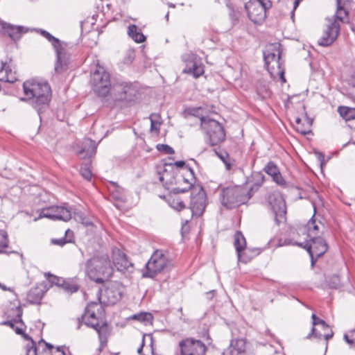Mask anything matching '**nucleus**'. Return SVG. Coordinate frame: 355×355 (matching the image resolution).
<instances>
[{"mask_svg":"<svg viewBox=\"0 0 355 355\" xmlns=\"http://www.w3.org/2000/svg\"><path fill=\"white\" fill-rule=\"evenodd\" d=\"M24 95L31 101L32 106L40 114L49 105L51 98V89L47 83L35 80H26L23 83Z\"/></svg>","mask_w":355,"mask_h":355,"instance_id":"1","label":"nucleus"},{"mask_svg":"<svg viewBox=\"0 0 355 355\" xmlns=\"http://www.w3.org/2000/svg\"><path fill=\"white\" fill-rule=\"evenodd\" d=\"M114 270L107 255L94 257L86 263V272L89 277L98 284H103L112 277Z\"/></svg>","mask_w":355,"mask_h":355,"instance_id":"2","label":"nucleus"},{"mask_svg":"<svg viewBox=\"0 0 355 355\" xmlns=\"http://www.w3.org/2000/svg\"><path fill=\"white\" fill-rule=\"evenodd\" d=\"M251 188L249 191L235 186L223 188L220 194L221 204L227 209H233L246 203L252 197Z\"/></svg>","mask_w":355,"mask_h":355,"instance_id":"3","label":"nucleus"},{"mask_svg":"<svg viewBox=\"0 0 355 355\" xmlns=\"http://www.w3.org/2000/svg\"><path fill=\"white\" fill-rule=\"evenodd\" d=\"M281 55V44L279 43L271 44L263 51V59L270 74L272 76L279 75L281 80L285 82L284 69L282 68Z\"/></svg>","mask_w":355,"mask_h":355,"instance_id":"4","label":"nucleus"},{"mask_svg":"<svg viewBox=\"0 0 355 355\" xmlns=\"http://www.w3.org/2000/svg\"><path fill=\"white\" fill-rule=\"evenodd\" d=\"M37 32L45 37L52 44L55 51L57 62L55 65V71L59 73L64 71L69 63L67 58V53L69 50L68 44L60 41L45 30L38 29Z\"/></svg>","mask_w":355,"mask_h":355,"instance_id":"5","label":"nucleus"},{"mask_svg":"<svg viewBox=\"0 0 355 355\" xmlns=\"http://www.w3.org/2000/svg\"><path fill=\"white\" fill-rule=\"evenodd\" d=\"M200 128L206 135L207 142L211 146H217L225 139L223 126L217 121L205 116H199Z\"/></svg>","mask_w":355,"mask_h":355,"instance_id":"6","label":"nucleus"},{"mask_svg":"<svg viewBox=\"0 0 355 355\" xmlns=\"http://www.w3.org/2000/svg\"><path fill=\"white\" fill-rule=\"evenodd\" d=\"M170 263L168 254L162 250H155L151 255L148 261L146 263L145 270L142 277L146 278H154L156 275L163 272Z\"/></svg>","mask_w":355,"mask_h":355,"instance_id":"7","label":"nucleus"},{"mask_svg":"<svg viewBox=\"0 0 355 355\" xmlns=\"http://www.w3.org/2000/svg\"><path fill=\"white\" fill-rule=\"evenodd\" d=\"M270 0H250L245 4L249 19L254 24H260L266 17V11L272 7Z\"/></svg>","mask_w":355,"mask_h":355,"instance_id":"8","label":"nucleus"},{"mask_svg":"<svg viewBox=\"0 0 355 355\" xmlns=\"http://www.w3.org/2000/svg\"><path fill=\"white\" fill-rule=\"evenodd\" d=\"M90 83L94 92L99 96L104 97L110 90V76L109 73L99 67L91 74Z\"/></svg>","mask_w":355,"mask_h":355,"instance_id":"9","label":"nucleus"},{"mask_svg":"<svg viewBox=\"0 0 355 355\" xmlns=\"http://www.w3.org/2000/svg\"><path fill=\"white\" fill-rule=\"evenodd\" d=\"M98 306V304L97 302H91L86 306L84 314H83L80 317L78 318V319H77V320H78L77 329H80V327L82 326L83 321L85 320L86 318H87V320H85V325H87L89 327H92L96 331V332L98 334V337H99V339L101 341V345L103 347L104 343H106V340H105V341L103 340L101 329L103 326H106L107 324L104 323L102 326H100L98 321H96V322H93L89 320L90 318L92 320H97L94 309Z\"/></svg>","mask_w":355,"mask_h":355,"instance_id":"10","label":"nucleus"},{"mask_svg":"<svg viewBox=\"0 0 355 355\" xmlns=\"http://www.w3.org/2000/svg\"><path fill=\"white\" fill-rule=\"evenodd\" d=\"M207 195L200 185L193 187L191 194L190 209L192 214L196 216H200L203 214L207 206Z\"/></svg>","mask_w":355,"mask_h":355,"instance_id":"11","label":"nucleus"},{"mask_svg":"<svg viewBox=\"0 0 355 355\" xmlns=\"http://www.w3.org/2000/svg\"><path fill=\"white\" fill-rule=\"evenodd\" d=\"M180 355H205L207 347L200 340L187 338L179 343Z\"/></svg>","mask_w":355,"mask_h":355,"instance_id":"12","label":"nucleus"},{"mask_svg":"<svg viewBox=\"0 0 355 355\" xmlns=\"http://www.w3.org/2000/svg\"><path fill=\"white\" fill-rule=\"evenodd\" d=\"M48 218L53 220L68 221L71 218V210L65 206H51L42 209L39 214L38 218Z\"/></svg>","mask_w":355,"mask_h":355,"instance_id":"13","label":"nucleus"},{"mask_svg":"<svg viewBox=\"0 0 355 355\" xmlns=\"http://www.w3.org/2000/svg\"><path fill=\"white\" fill-rule=\"evenodd\" d=\"M268 202L274 214L277 225L284 223L286 219V205L283 197L279 194H270L268 196Z\"/></svg>","mask_w":355,"mask_h":355,"instance_id":"14","label":"nucleus"},{"mask_svg":"<svg viewBox=\"0 0 355 355\" xmlns=\"http://www.w3.org/2000/svg\"><path fill=\"white\" fill-rule=\"evenodd\" d=\"M310 243H307L304 248L309 254L311 264L313 265L317 259L322 257L328 250L326 241L321 236H313L310 239Z\"/></svg>","mask_w":355,"mask_h":355,"instance_id":"15","label":"nucleus"},{"mask_svg":"<svg viewBox=\"0 0 355 355\" xmlns=\"http://www.w3.org/2000/svg\"><path fill=\"white\" fill-rule=\"evenodd\" d=\"M234 237V245L236 251L239 261L248 263L251 260L252 256L248 255V252H251V250L246 248L245 238L240 231H236ZM252 252L253 253V256L259 254L257 250H252Z\"/></svg>","mask_w":355,"mask_h":355,"instance_id":"16","label":"nucleus"},{"mask_svg":"<svg viewBox=\"0 0 355 355\" xmlns=\"http://www.w3.org/2000/svg\"><path fill=\"white\" fill-rule=\"evenodd\" d=\"M340 26L335 20L328 22L327 28L324 31L323 35L318 40V43L322 46L331 45L338 37L340 33Z\"/></svg>","mask_w":355,"mask_h":355,"instance_id":"17","label":"nucleus"},{"mask_svg":"<svg viewBox=\"0 0 355 355\" xmlns=\"http://www.w3.org/2000/svg\"><path fill=\"white\" fill-rule=\"evenodd\" d=\"M123 291L124 288L121 282H109L105 289V295L109 303L114 304L122 298Z\"/></svg>","mask_w":355,"mask_h":355,"instance_id":"18","label":"nucleus"},{"mask_svg":"<svg viewBox=\"0 0 355 355\" xmlns=\"http://www.w3.org/2000/svg\"><path fill=\"white\" fill-rule=\"evenodd\" d=\"M158 174L159 175V181L165 187L180 183L178 171L173 168L171 164H164L162 171H159Z\"/></svg>","mask_w":355,"mask_h":355,"instance_id":"19","label":"nucleus"},{"mask_svg":"<svg viewBox=\"0 0 355 355\" xmlns=\"http://www.w3.org/2000/svg\"><path fill=\"white\" fill-rule=\"evenodd\" d=\"M112 259L114 266L120 272H125L133 267L132 263L128 260L126 254L119 249L113 250Z\"/></svg>","mask_w":355,"mask_h":355,"instance_id":"20","label":"nucleus"},{"mask_svg":"<svg viewBox=\"0 0 355 355\" xmlns=\"http://www.w3.org/2000/svg\"><path fill=\"white\" fill-rule=\"evenodd\" d=\"M0 28L3 33L8 35L14 41L19 40L21 35L27 32V28L21 26H13L3 21H0Z\"/></svg>","mask_w":355,"mask_h":355,"instance_id":"21","label":"nucleus"},{"mask_svg":"<svg viewBox=\"0 0 355 355\" xmlns=\"http://www.w3.org/2000/svg\"><path fill=\"white\" fill-rule=\"evenodd\" d=\"M97 144L90 139H85L80 146L77 154L83 159L90 158L96 154Z\"/></svg>","mask_w":355,"mask_h":355,"instance_id":"22","label":"nucleus"},{"mask_svg":"<svg viewBox=\"0 0 355 355\" xmlns=\"http://www.w3.org/2000/svg\"><path fill=\"white\" fill-rule=\"evenodd\" d=\"M116 90L119 94V96L116 98L118 101H132L137 93V90L132 85L128 83L119 85Z\"/></svg>","mask_w":355,"mask_h":355,"instance_id":"23","label":"nucleus"},{"mask_svg":"<svg viewBox=\"0 0 355 355\" xmlns=\"http://www.w3.org/2000/svg\"><path fill=\"white\" fill-rule=\"evenodd\" d=\"M311 318L313 327L311 329V333L307 335L306 338L310 339L312 336H314L315 338L321 339L322 334H321L320 331H318L315 328V326L320 325L323 331L329 329V326L325 322L324 320L318 318L315 313L312 314Z\"/></svg>","mask_w":355,"mask_h":355,"instance_id":"24","label":"nucleus"},{"mask_svg":"<svg viewBox=\"0 0 355 355\" xmlns=\"http://www.w3.org/2000/svg\"><path fill=\"white\" fill-rule=\"evenodd\" d=\"M183 72L191 74L197 78L204 73V67L200 62L191 60L187 63Z\"/></svg>","mask_w":355,"mask_h":355,"instance_id":"25","label":"nucleus"},{"mask_svg":"<svg viewBox=\"0 0 355 355\" xmlns=\"http://www.w3.org/2000/svg\"><path fill=\"white\" fill-rule=\"evenodd\" d=\"M44 288L41 286H37L32 288L27 294V300L33 304H38L43 298L45 293Z\"/></svg>","mask_w":355,"mask_h":355,"instance_id":"26","label":"nucleus"},{"mask_svg":"<svg viewBox=\"0 0 355 355\" xmlns=\"http://www.w3.org/2000/svg\"><path fill=\"white\" fill-rule=\"evenodd\" d=\"M326 20L329 23L331 20H335L338 23H339L338 21L343 23H349L348 11L341 6L340 0L337 2L336 13L332 17H327Z\"/></svg>","mask_w":355,"mask_h":355,"instance_id":"27","label":"nucleus"},{"mask_svg":"<svg viewBox=\"0 0 355 355\" xmlns=\"http://www.w3.org/2000/svg\"><path fill=\"white\" fill-rule=\"evenodd\" d=\"M182 178V180L184 182L187 183L188 186L184 188H180V187H175L172 189V193L173 194H179L181 193H186L189 191L190 189H191V191H193V187H196V186L194 185L196 181V176L189 177L187 175H185L182 173L179 178Z\"/></svg>","mask_w":355,"mask_h":355,"instance_id":"28","label":"nucleus"},{"mask_svg":"<svg viewBox=\"0 0 355 355\" xmlns=\"http://www.w3.org/2000/svg\"><path fill=\"white\" fill-rule=\"evenodd\" d=\"M230 347L232 348L231 350L232 355H234L235 352L236 354L244 353L246 349V340L243 338L232 340L230 343Z\"/></svg>","mask_w":355,"mask_h":355,"instance_id":"29","label":"nucleus"},{"mask_svg":"<svg viewBox=\"0 0 355 355\" xmlns=\"http://www.w3.org/2000/svg\"><path fill=\"white\" fill-rule=\"evenodd\" d=\"M128 33L137 43H141L146 40V37L141 32L138 31V28L136 25H130L128 26Z\"/></svg>","mask_w":355,"mask_h":355,"instance_id":"30","label":"nucleus"},{"mask_svg":"<svg viewBox=\"0 0 355 355\" xmlns=\"http://www.w3.org/2000/svg\"><path fill=\"white\" fill-rule=\"evenodd\" d=\"M318 226L316 224V221L315 219V214H313V215L309 220L303 230H307V236L309 239H311L313 238V236H316L318 232Z\"/></svg>","mask_w":355,"mask_h":355,"instance_id":"31","label":"nucleus"},{"mask_svg":"<svg viewBox=\"0 0 355 355\" xmlns=\"http://www.w3.org/2000/svg\"><path fill=\"white\" fill-rule=\"evenodd\" d=\"M338 112L347 121L355 120V108L340 106L338 108Z\"/></svg>","mask_w":355,"mask_h":355,"instance_id":"32","label":"nucleus"},{"mask_svg":"<svg viewBox=\"0 0 355 355\" xmlns=\"http://www.w3.org/2000/svg\"><path fill=\"white\" fill-rule=\"evenodd\" d=\"M22 337L26 340L30 341L29 344H27L26 346V354L25 355H37V347L36 345L35 342L33 340V338L24 332L21 334Z\"/></svg>","mask_w":355,"mask_h":355,"instance_id":"33","label":"nucleus"},{"mask_svg":"<svg viewBox=\"0 0 355 355\" xmlns=\"http://www.w3.org/2000/svg\"><path fill=\"white\" fill-rule=\"evenodd\" d=\"M129 319L137 320L141 322L152 323L153 320V315L149 312H140L130 316Z\"/></svg>","mask_w":355,"mask_h":355,"instance_id":"34","label":"nucleus"},{"mask_svg":"<svg viewBox=\"0 0 355 355\" xmlns=\"http://www.w3.org/2000/svg\"><path fill=\"white\" fill-rule=\"evenodd\" d=\"M73 232L69 229L65 231V236L60 239H53L51 240V243L54 245H58L60 246L64 245L66 243H71V239L70 237L73 236Z\"/></svg>","mask_w":355,"mask_h":355,"instance_id":"35","label":"nucleus"},{"mask_svg":"<svg viewBox=\"0 0 355 355\" xmlns=\"http://www.w3.org/2000/svg\"><path fill=\"white\" fill-rule=\"evenodd\" d=\"M226 6L229 9V15L233 21H237L240 17L239 9L230 0H226Z\"/></svg>","mask_w":355,"mask_h":355,"instance_id":"36","label":"nucleus"},{"mask_svg":"<svg viewBox=\"0 0 355 355\" xmlns=\"http://www.w3.org/2000/svg\"><path fill=\"white\" fill-rule=\"evenodd\" d=\"M168 200L169 205L177 211H181L186 207L184 202L178 197L170 196Z\"/></svg>","mask_w":355,"mask_h":355,"instance_id":"37","label":"nucleus"},{"mask_svg":"<svg viewBox=\"0 0 355 355\" xmlns=\"http://www.w3.org/2000/svg\"><path fill=\"white\" fill-rule=\"evenodd\" d=\"M2 70L6 72V78H1L0 80H5L6 82L14 83L17 78L15 74L12 73V70L9 69V67L7 66L6 63L2 64Z\"/></svg>","mask_w":355,"mask_h":355,"instance_id":"38","label":"nucleus"},{"mask_svg":"<svg viewBox=\"0 0 355 355\" xmlns=\"http://www.w3.org/2000/svg\"><path fill=\"white\" fill-rule=\"evenodd\" d=\"M80 173L87 180H90L92 177V173L90 169V163H85L82 164Z\"/></svg>","mask_w":355,"mask_h":355,"instance_id":"39","label":"nucleus"},{"mask_svg":"<svg viewBox=\"0 0 355 355\" xmlns=\"http://www.w3.org/2000/svg\"><path fill=\"white\" fill-rule=\"evenodd\" d=\"M264 171L272 178L275 176V175L279 172V170L277 165L272 162H269L264 168Z\"/></svg>","mask_w":355,"mask_h":355,"instance_id":"40","label":"nucleus"},{"mask_svg":"<svg viewBox=\"0 0 355 355\" xmlns=\"http://www.w3.org/2000/svg\"><path fill=\"white\" fill-rule=\"evenodd\" d=\"M45 276L47 277L49 282L51 283L52 284H55L59 287H62L64 279L57 277L55 275H51V273L48 272L45 274Z\"/></svg>","mask_w":355,"mask_h":355,"instance_id":"41","label":"nucleus"},{"mask_svg":"<svg viewBox=\"0 0 355 355\" xmlns=\"http://www.w3.org/2000/svg\"><path fill=\"white\" fill-rule=\"evenodd\" d=\"M8 246V237L6 232L0 231V253L3 252V249Z\"/></svg>","mask_w":355,"mask_h":355,"instance_id":"42","label":"nucleus"},{"mask_svg":"<svg viewBox=\"0 0 355 355\" xmlns=\"http://www.w3.org/2000/svg\"><path fill=\"white\" fill-rule=\"evenodd\" d=\"M62 288L67 292L73 293L78 290V286L70 281L64 280Z\"/></svg>","mask_w":355,"mask_h":355,"instance_id":"43","label":"nucleus"},{"mask_svg":"<svg viewBox=\"0 0 355 355\" xmlns=\"http://www.w3.org/2000/svg\"><path fill=\"white\" fill-rule=\"evenodd\" d=\"M295 129L296 130L301 133L303 135H306L310 132V130L306 129L304 127V125L302 123V120L300 117H296L295 119Z\"/></svg>","mask_w":355,"mask_h":355,"instance_id":"44","label":"nucleus"},{"mask_svg":"<svg viewBox=\"0 0 355 355\" xmlns=\"http://www.w3.org/2000/svg\"><path fill=\"white\" fill-rule=\"evenodd\" d=\"M156 148L161 153H164L166 155H173L175 151L173 148L167 144H159L157 145Z\"/></svg>","mask_w":355,"mask_h":355,"instance_id":"45","label":"nucleus"},{"mask_svg":"<svg viewBox=\"0 0 355 355\" xmlns=\"http://www.w3.org/2000/svg\"><path fill=\"white\" fill-rule=\"evenodd\" d=\"M328 285L331 288H338L340 286V280L338 275H334L328 280Z\"/></svg>","mask_w":355,"mask_h":355,"instance_id":"46","label":"nucleus"},{"mask_svg":"<svg viewBox=\"0 0 355 355\" xmlns=\"http://www.w3.org/2000/svg\"><path fill=\"white\" fill-rule=\"evenodd\" d=\"M135 58V52L134 50L128 49L125 53V56L123 58V63L125 64H131Z\"/></svg>","mask_w":355,"mask_h":355,"instance_id":"47","label":"nucleus"},{"mask_svg":"<svg viewBox=\"0 0 355 355\" xmlns=\"http://www.w3.org/2000/svg\"><path fill=\"white\" fill-rule=\"evenodd\" d=\"M274 182H275L278 185L285 187L286 186V182L284 178L282 177L280 172H278L275 176L272 178Z\"/></svg>","mask_w":355,"mask_h":355,"instance_id":"48","label":"nucleus"},{"mask_svg":"<svg viewBox=\"0 0 355 355\" xmlns=\"http://www.w3.org/2000/svg\"><path fill=\"white\" fill-rule=\"evenodd\" d=\"M37 349L40 347H42V351L44 349L46 351H49V352H52V349L54 348L53 346L51 344L45 342L43 339H41L38 342V344H37Z\"/></svg>","mask_w":355,"mask_h":355,"instance_id":"49","label":"nucleus"},{"mask_svg":"<svg viewBox=\"0 0 355 355\" xmlns=\"http://www.w3.org/2000/svg\"><path fill=\"white\" fill-rule=\"evenodd\" d=\"M158 116H159L158 115L154 114L150 115V123H151V125H150L151 130H159L160 123L154 119V118L158 117Z\"/></svg>","mask_w":355,"mask_h":355,"instance_id":"50","label":"nucleus"},{"mask_svg":"<svg viewBox=\"0 0 355 355\" xmlns=\"http://www.w3.org/2000/svg\"><path fill=\"white\" fill-rule=\"evenodd\" d=\"M214 152L215 155H217V157L221 161H224L225 158H228L229 154L225 150H220V149L218 150L217 148H214Z\"/></svg>","mask_w":355,"mask_h":355,"instance_id":"51","label":"nucleus"},{"mask_svg":"<svg viewBox=\"0 0 355 355\" xmlns=\"http://www.w3.org/2000/svg\"><path fill=\"white\" fill-rule=\"evenodd\" d=\"M146 336H148L150 338V346L152 347L153 346V334H144V336H143V339H142V343H141V347L137 349V352L138 354H141V352L143 350V347L144 345V339H145V337Z\"/></svg>","mask_w":355,"mask_h":355,"instance_id":"52","label":"nucleus"},{"mask_svg":"<svg viewBox=\"0 0 355 355\" xmlns=\"http://www.w3.org/2000/svg\"><path fill=\"white\" fill-rule=\"evenodd\" d=\"M185 175H187L189 177L195 176V173L193 171V169L190 166L189 164L185 166L184 173H183Z\"/></svg>","mask_w":355,"mask_h":355,"instance_id":"53","label":"nucleus"},{"mask_svg":"<svg viewBox=\"0 0 355 355\" xmlns=\"http://www.w3.org/2000/svg\"><path fill=\"white\" fill-rule=\"evenodd\" d=\"M225 166V168L227 171H230L232 169V163L231 162V159L230 157V155H228V158H225L224 161H222Z\"/></svg>","mask_w":355,"mask_h":355,"instance_id":"54","label":"nucleus"},{"mask_svg":"<svg viewBox=\"0 0 355 355\" xmlns=\"http://www.w3.org/2000/svg\"><path fill=\"white\" fill-rule=\"evenodd\" d=\"M171 164H173V168H174V166H176L177 168H182L184 171L185 169V166L187 165L186 164L185 162L182 160L177 161L174 163Z\"/></svg>","mask_w":355,"mask_h":355,"instance_id":"55","label":"nucleus"},{"mask_svg":"<svg viewBox=\"0 0 355 355\" xmlns=\"http://www.w3.org/2000/svg\"><path fill=\"white\" fill-rule=\"evenodd\" d=\"M347 84L352 87H355V73L351 75L347 80Z\"/></svg>","mask_w":355,"mask_h":355,"instance_id":"56","label":"nucleus"},{"mask_svg":"<svg viewBox=\"0 0 355 355\" xmlns=\"http://www.w3.org/2000/svg\"><path fill=\"white\" fill-rule=\"evenodd\" d=\"M328 330H329V332L328 333H325L324 334H322V338L324 337L326 340H329L334 336L333 331L331 329H329Z\"/></svg>","mask_w":355,"mask_h":355,"instance_id":"57","label":"nucleus"},{"mask_svg":"<svg viewBox=\"0 0 355 355\" xmlns=\"http://www.w3.org/2000/svg\"><path fill=\"white\" fill-rule=\"evenodd\" d=\"M352 338L350 339L347 335H345L344 336V339L345 340V341L349 343V344H353L354 343H355V340L354 339L353 337H352Z\"/></svg>","mask_w":355,"mask_h":355,"instance_id":"58","label":"nucleus"},{"mask_svg":"<svg viewBox=\"0 0 355 355\" xmlns=\"http://www.w3.org/2000/svg\"><path fill=\"white\" fill-rule=\"evenodd\" d=\"M301 0H295L293 3V10L292 12V17L294 15V10L297 8Z\"/></svg>","mask_w":355,"mask_h":355,"instance_id":"59","label":"nucleus"},{"mask_svg":"<svg viewBox=\"0 0 355 355\" xmlns=\"http://www.w3.org/2000/svg\"><path fill=\"white\" fill-rule=\"evenodd\" d=\"M200 108H197V109H193L191 110V114L195 116H198V112L200 111Z\"/></svg>","mask_w":355,"mask_h":355,"instance_id":"60","label":"nucleus"},{"mask_svg":"<svg viewBox=\"0 0 355 355\" xmlns=\"http://www.w3.org/2000/svg\"><path fill=\"white\" fill-rule=\"evenodd\" d=\"M315 153H316V155L318 156V158L319 161L322 163V161L324 160V156L323 155L322 153H319V152H316Z\"/></svg>","mask_w":355,"mask_h":355,"instance_id":"61","label":"nucleus"},{"mask_svg":"<svg viewBox=\"0 0 355 355\" xmlns=\"http://www.w3.org/2000/svg\"><path fill=\"white\" fill-rule=\"evenodd\" d=\"M15 333L18 335H21L24 331L21 328H19V327H16L15 329Z\"/></svg>","mask_w":355,"mask_h":355,"instance_id":"62","label":"nucleus"},{"mask_svg":"<svg viewBox=\"0 0 355 355\" xmlns=\"http://www.w3.org/2000/svg\"><path fill=\"white\" fill-rule=\"evenodd\" d=\"M3 324L9 325L12 328H14V323H13V322L12 320H8V321L4 322Z\"/></svg>","mask_w":355,"mask_h":355,"instance_id":"63","label":"nucleus"},{"mask_svg":"<svg viewBox=\"0 0 355 355\" xmlns=\"http://www.w3.org/2000/svg\"><path fill=\"white\" fill-rule=\"evenodd\" d=\"M0 286L2 288L3 290L4 291H12V289L10 288H7L6 286L4 285H1L0 284Z\"/></svg>","mask_w":355,"mask_h":355,"instance_id":"64","label":"nucleus"}]
</instances>
